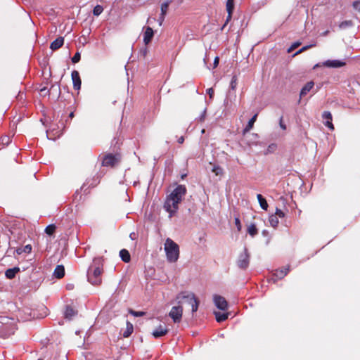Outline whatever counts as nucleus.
<instances>
[{"mask_svg": "<svg viewBox=\"0 0 360 360\" xmlns=\"http://www.w3.org/2000/svg\"><path fill=\"white\" fill-rule=\"evenodd\" d=\"M186 193L184 185H178L173 191L167 196L164 202V209L169 214L171 218L179 209V203L182 200Z\"/></svg>", "mask_w": 360, "mask_h": 360, "instance_id": "1", "label": "nucleus"}, {"mask_svg": "<svg viewBox=\"0 0 360 360\" xmlns=\"http://www.w3.org/2000/svg\"><path fill=\"white\" fill-rule=\"evenodd\" d=\"M94 264H95L96 266H90L87 271V278L88 281L94 285H97L101 284V258H96L94 259Z\"/></svg>", "mask_w": 360, "mask_h": 360, "instance_id": "2", "label": "nucleus"}, {"mask_svg": "<svg viewBox=\"0 0 360 360\" xmlns=\"http://www.w3.org/2000/svg\"><path fill=\"white\" fill-rule=\"evenodd\" d=\"M164 249L168 262H176L178 260L179 257V248L171 238H168L166 239Z\"/></svg>", "mask_w": 360, "mask_h": 360, "instance_id": "3", "label": "nucleus"}, {"mask_svg": "<svg viewBox=\"0 0 360 360\" xmlns=\"http://www.w3.org/2000/svg\"><path fill=\"white\" fill-rule=\"evenodd\" d=\"M197 298L195 297L193 292L188 291H182L178 293L175 297V301L178 304H182L184 302L191 304Z\"/></svg>", "mask_w": 360, "mask_h": 360, "instance_id": "4", "label": "nucleus"}, {"mask_svg": "<svg viewBox=\"0 0 360 360\" xmlns=\"http://www.w3.org/2000/svg\"><path fill=\"white\" fill-rule=\"evenodd\" d=\"M15 326L12 322L5 323L0 326V337L7 338L15 333Z\"/></svg>", "mask_w": 360, "mask_h": 360, "instance_id": "5", "label": "nucleus"}, {"mask_svg": "<svg viewBox=\"0 0 360 360\" xmlns=\"http://www.w3.org/2000/svg\"><path fill=\"white\" fill-rule=\"evenodd\" d=\"M183 315V307L181 304L174 306L169 312V316L172 319L174 323H180Z\"/></svg>", "mask_w": 360, "mask_h": 360, "instance_id": "6", "label": "nucleus"}, {"mask_svg": "<svg viewBox=\"0 0 360 360\" xmlns=\"http://www.w3.org/2000/svg\"><path fill=\"white\" fill-rule=\"evenodd\" d=\"M120 160V155L119 154H108L106 155L103 161L102 165L104 167H114Z\"/></svg>", "mask_w": 360, "mask_h": 360, "instance_id": "7", "label": "nucleus"}, {"mask_svg": "<svg viewBox=\"0 0 360 360\" xmlns=\"http://www.w3.org/2000/svg\"><path fill=\"white\" fill-rule=\"evenodd\" d=\"M346 65V62L342 60H327L322 63V65L329 68H340Z\"/></svg>", "mask_w": 360, "mask_h": 360, "instance_id": "8", "label": "nucleus"}, {"mask_svg": "<svg viewBox=\"0 0 360 360\" xmlns=\"http://www.w3.org/2000/svg\"><path fill=\"white\" fill-rule=\"evenodd\" d=\"M213 301H214L215 306L219 309H220L221 311H224V310L227 309L228 302H226V300H225V298L224 297H222L221 295H214L213 297Z\"/></svg>", "mask_w": 360, "mask_h": 360, "instance_id": "9", "label": "nucleus"}, {"mask_svg": "<svg viewBox=\"0 0 360 360\" xmlns=\"http://www.w3.org/2000/svg\"><path fill=\"white\" fill-rule=\"evenodd\" d=\"M249 265V255L245 248L244 252L240 254L238 260V266L242 269H245Z\"/></svg>", "mask_w": 360, "mask_h": 360, "instance_id": "10", "label": "nucleus"}, {"mask_svg": "<svg viewBox=\"0 0 360 360\" xmlns=\"http://www.w3.org/2000/svg\"><path fill=\"white\" fill-rule=\"evenodd\" d=\"M290 267L289 266L282 268L281 269H277L273 274V277L271 279L274 282H276L277 280L283 278L289 272Z\"/></svg>", "mask_w": 360, "mask_h": 360, "instance_id": "11", "label": "nucleus"}, {"mask_svg": "<svg viewBox=\"0 0 360 360\" xmlns=\"http://www.w3.org/2000/svg\"><path fill=\"white\" fill-rule=\"evenodd\" d=\"M71 77L73 83V88L75 90H79L81 88L82 81L78 71L73 70L71 73Z\"/></svg>", "mask_w": 360, "mask_h": 360, "instance_id": "12", "label": "nucleus"}, {"mask_svg": "<svg viewBox=\"0 0 360 360\" xmlns=\"http://www.w3.org/2000/svg\"><path fill=\"white\" fill-rule=\"evenodd\" d=\"M237 84H238V77H237L236 75H233L232 77L231 82H230L229 89V91L227 92V97H229V96H231V91H235L236 90V86H237ZM224 105H229L228 98H226V99H225Z\"/></svg>", "mask_w": 360, "mask_h": 360, "instance_id": "13", "label": "nucleus"}, {"mask_svg": "<svg viewBox=\"0 0 360 360\" xmlns=\"http://www.w3.org/2000/svg\"><path fill=\"white\" fill-rule=\"evenodd\" d=\"M168 332V330L162 325L158 326L152 333V335L155 338H159L164 336Z\"/></svg>", "mask_w": 360, "mask_h": 360, "instance_id": "14", "label": "nucleus"}, {"mask_svg": "<svg viewBox=\"0 0 360 360\" xmlns=\"http://www.w3.org/2000/svg\"><path fill=\"white\" fill-rule=\"evenodd\" d=\"M153 35L154 32L153 29L150 27H147L143 34V42L145 44H148L150 42Z\"/></svg>", "mask_w": 360, "mask_h": 360, "instance_id": "15", "label": "nucleus"}, {"mask_svg": "<svg viewBox=\"0 0 360 360\" xmlns=\"http://www.w3.org/2000/svg\"><path fill=\"white\" fill-rule=\"evenodd\" d=\"M314 82L313 81L308 82L302 89L300 93V97L306 96L314 87Z\"/></svg>", "mask_w": 360, "mask_h": 360, "instance_id": "16", "label": "nucleus"}, {"mask_svg": "<svg viewBox=\"0 0 360 360\" xmlns=\"http://www.w3.org/2000/svg\"><path fill=\"white\" fill-rule=\"evenodd\" d=\"M64 44V38L59 37L51 43L50 49L53 51H56L60 48Z\"/></svg>", "mask_w": 360, "mask_h": 360, "instance_id": "17", "label": "nucleus"}, {"mask_svg": "<svg viewBox=\"0 0 360 360\" xmlns=\"http://www.w3.org/2000/svg\"><path fill=\"white\" fill-rule=\"evenodd\" d=\"M98 182H99V181L98 179V177L88 179L86 180V181L82 186L81 190L84 189L85 188V186H88V188H94L98 184Z\"/></svg>", "mask_w": 360, "mask_h": 360, "instance_id": "18", "label": "nucleus"}, {"mask_svg": "<svg viewBox=\"0 0 360 360\" xmlns=\"http://www.w3.org/2000/svg\"><path fill=\"white\" fill-rule=\"evenodd\" d=\"M77 311L75 310L71 306H66L64 316L65 318L69 320H71L73 316L77 314Z\"/></svg>", "mask_w": 360, "mask_h": 360, "instance_id": "19", "label": "nucleus"}, {"mask_svg": "<svg viewBox=\"0 0 360 360\" xmlns=\"http://www.w3.org/2000/svg\"><path fill=\"white\" fill-rule=\"evenodd\" d=\"M53 276L57 278H62L65 276V268L63 265L56 266L54 271Z\"/></svg>", "mask_w": 360, "mask_h": 360, "instance_id": "20", "label": "nucleus"}, {"mask_svg": "<svg viewBox=\"0 0 360 360\" xmlns=\"http://www.w3.org/2000/svg\"><path fill=\"white\" fill-rule=\"evenodd\" d=\"M19 271H20L19 267L15 266L13 268H11L6 271L5 276L7 278L12 279L15 276V274Z\"/></svg>", "mask_w": 360, "mask_h": 360, "instance_id": "21", "label": "nucleus"}, {"mask_svg": "<svg viewBox=\"0 0 360 360\" xmlns=\"http://www.w3.org/2000/svg\"><path fill=\"white\" fill-rule=\"evenodd\" d=\"M120 257L124 262H129L131 260V256L128 250L122 249L120 251Z\"/></svg>", "mask_w": 360, "mask_h": 360, "instance_id": "22", "label": "nucleus"}, {"mask_svg": "<svg viewBox=\"0 0 360 360\" xmlns=\"http://www.w3.org/2000/svg\"><path fill=\"white\" fill-rule=\"evenodd\" d=\"M216 321L219 323L223 322L229 317V313L214 312Z\"/></svg>", "mask_w": 360, "mask_h": 360, "instance_id": "23", "label": "nucleus"}, {"mask_svg": "<svg viewBox=\"0 0 360 360\" xmlns=\"http://www.w3.org/2000/svg\"><path fill=\"white\" fill-rule=\"evenodd\" d=\"M257 198L258 200L261 208L264 210H267L268 203L266 199L261 194H257Z\"/></svg>", "mask_w": 360, "mask_h": 360, "instance_id": "24", "label": "nucleus"}, {"mask_svg": "<svg viewBox=\"0 0 360 360\" xmlns=\"http://www.w3.org/2000/svg\"><path fill=\"white\" fill-rule=\"evenodd\" d=\"M172 2V0H167L166 1H164L161 4V15H166L168 7Z\"/></svg>", "mask_w": 360, "mask_h": 360, "instance_id": "25", "label": "nucleus"}, {"mask_svg": "<svg viewBox=\"0 0 360 360\" xmlns=\"http://www.w3.org/2000/svg\"><path fill=\"white\" fill-rule=\"evenodd\" d=\"M257 114H255L250 119V120L248 122V124L246 125V127H245V129L243 130L244 133L250 131L252 128L254 123L255 122V121L257 120Z\"/></svg>", "mask_w": 360, "mask_h": 360, "instance_id": "26", "label": "nucleus"}, {"mask_svg": "<svg viewBox=\"0 0 360 360\" xmlns=\"http://www.w3.org/2000/svg\"><path fill=\"white\" fill-rule=\"evenodd\" d=\"M134 327L133 325L127 321V328L124 331L122 335L124 338H128L131 335V334L133 333Z\"/></svg>", "mask_w": 360, "mask_h": 360, "instance_id": "27", "label": "nucleus"}, {"mask_svg": "<svg viewBox=\"0 0 360 360\" xmlns=\"http://www.w3.org/2000/svg\"><path fill=\"white\" fill-rule=\"evenodd\" d=\"M32 251L31 245H26L23 248H18L16 249L15 252L18 255H21L22 253H30Z\"/></svg>", "mask_w": 360, "mask_h": 360, "instance_id": "28", "label": "nucleus"}, {"mask_svg": "<svg viewBox=\"0 0 360 360\" xmlns=\"http://www.w3.org/2000/svg\"><path fill=\"white\" fill-rule=\"evenodd\" d=\"M339 28L340 30H345L346 28H348V27H352L354 26V23L352 20H344L342 22H341L340 24H339Z\"/></svg>", "mask_w": 360, "mask_h": 360, "instance_id": "29", "label": "nucleus"}, {"mask_svg": "<svg viewBox=\"0 0 360 360\" xmlns=\"http://www.w3.org/2000/svg\"><path fill=\"white\" fill-rule=\"evenodd\" d=\"M269 221L271 226L274 228L277 227L279 223L277 216L274 214H271L269 216Z\"/></svg>", "mask_w": 360, "mask_h": 360, "instance_id": "30", "label": "nucleus"}, {"mask_svg": "<svg viewBox=\"0 0 360 360\" xmlns=\"http://www.w3.org/2000/svg\"><path fill=\"white\" fill-rule=\"evenodd\" d=\"M226 6L227 13L232 14L234 9V0H227Z\"/></svg>", "mask_w": 360, "mask_h": 360, "instance_id": "31", "label": "nucleus"}, {"mask_svg": "<svg viewBox=\"0 0 360 360\" xmlns=\"http://www.w3.org/2000/svg\"><path fill=\"white\" fill-rule=\"evenodd\" d=\"M248 232L251 236H255L257 233V229L254 224H250L248 228Z\"/></svg>", "mask_w": 360, "mask_h": 360, "instance_id": "32", "label": "nucleus"}, {"mask_svg": "<svg viewBox=\"0 0 360 360\" xmlns=\"http://www.w3.org/2000/svg\"><path fill=\"white\" fill-rule=\"evenodd\" d=\"M103 11V8L101 5H96L93 9V14L95 16L100 15Z\"/></svg>", "mask_w": 360, "mask_h": 360, "instance_id": "33", "label": "nucleus"}, {"mask_svg": "<svg viewBox=\"0 0 360 360\" xmlns=\"http://www.w3.org/2000/svg\"><path fill=\"white\" fill-rule=\"evenodd\" d=\"M56 230V226L54 224H49L45 229V232L47 235L51 236Z\"/></svg>", "mask_w": 360, "mask_h": 360, "instance_id": "34", "label": "nucleus"}, {"mask_svg": "<svg viewBox=\"0 0 360 360\" xmlns=\"http://www.w3.org/2000/svg\"><path fill=\"white\" fill-rule=\"evenodd\" d=\"M0 141L3 146H8L11 141V139L10 136L5 135L1 137Z\"/></svg>", "mask_w": 360, "mask_h": 360, "instance_id": "35", "label": "nucleus"}, {"mask_svg": "<svg viewBox=\"0 0 360 360\" xmlns=\"http://www.w3.org/2000/svg\"><path fill=\"white\" fill-rule=\"evenodd\" d=\"M322 118L324 120H332V114L329 111H324L322 114Z\"/></svg>", "mask_w": 360, "mask_h": 360, "instance_id": "36", "label": "nucleus"}, {"mask_svg": "<svg viewBox=\"0 0 360 360\" xmlns=\"http://www.w3.org/2000/svg\"><path fill=\"white\" fill-rule=\"evenodd\" d=\"M212 172H214L216 175H221L223 173V169L220 166L215 165L212 168Z\"/></svg>", "mask_w": 360, "mask_h": 360, "instance_id": "37", "label": "nucleus"}, {"mask_svg": "<svg viewBox=\"0 0 360 360\" xmlns=\"http://www.w3.org/2000/svg\"><path fill=\"white\" fill-rule=\"evenodd\" d=\"M191 305V311L193 313L197 311L198 309V305H199V302L198 300L196 299L195 300H194L191 304H190Z\"/></svg>", "mask_w": 360, "mask_h": 360, "instance_id": "38", "label": "nucleus"}, {"mask_svg": "<svg viewBox=\"0 0 360 360\" xmlns=\"http://www.w3.org/2000/svg\"><path fill=\"white\" fill-rule=\"evenodd\" d=\"M353 8L360 14V0H356L352 3Z\"/></svg>", "mask_w": 360, "mask_h": 360, "instance_id": "39", "label": "nucleus"}, {"mask_svg": "<svg viewBox=\"0 0 360 360\" xmlns=\"http://www.w3.org/2000/svg\"><path fill=\"white\" fill-rule=\"evenodd\" d=\"M129 313L135 317H141L145 314V312L141 311L130 310Z\"/></svg>", "mask_w": 360, "mask_h": 360, "instance_id": "40", "label": "nucleus"}, {"mask_svg": "<svg viewBox=\"0 0 360 360\" xmlns=\"http://www.w3.org/2000/svg\"><path fill=\"white\" fill-rule=\"evenodd\" d=\"M80 59H81L80 53L77 51L75 53L74 56L72 58V62L73 63H77L80 60Z\"/></svg>", "mask_w": 360, "mask_h": 360, "instance_id": "41", "label": "nucleus"}, {"mask_svg": "<svg viewBox=\"0 0 360 360\" xmlns=\"http://www.w3.org/2000/svg\"><path fill=\"white\" fill-rule=\"evenodd\" d=\"M206 112H207V108H205L203 111L202 112V113L200 115V116L198 117V120L200 122H202L205 121V117H206Z\"/></svg>", "mask_w": 360, "mask_h": 360, "instance_id": "42", "label": "nucleus"}, {"mask_svg": "<svg viewBox=\"0 0 360 360\" xmlns=\"http://www.w3.org/2000/svg\"><path fill=\"white\" fill-rule=\"evenodd\" d=\"M274 215H276L278 218H283L285 217V213L281 210L276 208Z\"/></svg>", "mask_w": 360, "mask_h": 360, "instance_id": "43", "label": "nucleus"}, {"mask_svg": "<svg viewBox=\"0 0 360 360\" xmlns=\"http://www.w3.org/2000/svg\"><path fill=\"white\" fill-rule=\"evenodd\" d=\"M324 125L329 128L330 130L334 129V126L332 123V120H325Z\"/></svg>", "mask_w": 360, "mask_h": 360, "instance_id": "44", "label": "nucleus"}, {"mask_svg": "<svg viewBox=\"0 0 360 360\" xmlns=\"http://www.w3.org/2000/svg\"><path fill=\"white\" fill-rule=\"evenodd\" d=\"M235 225H236L238 231H240L241 230L242 226H241V223H240V221L238 217L235 218Z\"/></svg>", "mask_w": 360, "mask_h": 360, "instance_id": "45", "label": "nucleus"}, {"mask_svg": "<svg viewBox=\"0 0 360 360\" xmlns=\"http://www.w3.org/2000/svg\"><path fill=\"white\" fill-rule=\"evenodd\" d=\"M315 46V44H310V45H308V46H303L302 49H300L297 53L296 54H298L300 53H302V51H305V50H307L310 47H312Z\"/></svg>", "mask_w": 360, "mask_h": 360, "instance_id": "46", "label": "nucleus"}, {"mask_svg": "<svg viewBox=\"0 0 360 360\" xmlns=\"http://www.w3.org/2000/svg\"><path fill=\"white\" fill-rule=\"evenodd\" d=\"M300 45V42H295L288 49V52H291L295 49H296L298 46Z\"/></svg>", "mask_w": 360, "mask_h": 360, "instance_id": "47", "label": "nucleus"}, {"mask_svg": "<svg viewBox=\"0 0 360 360\" xmlns=\"http://www.w3.org/2000/svg\"><path fill=\"white\" fill-rule=\"evenodd\" d=\"M219 62V58L218 56H216L214 58V62H213V68H212V69H214V68H216L218 66Z\"/></svg>", "mask_w": 360, "mask_h": 360, "instance_id": "48", "label": "nucleus"}, {"mask_svg": "<svg viewBox=\"0 0 360 360\" xmlns=\"http://www.w3.org/2000/svg\"><path fill=\"white\" fill-rule=\"evenodd\" d=\"M207 94L209 95L210 98H212L214 96V89L212 88L207 89Z\"/></svg>", "mask_w": 360, "mask_h": 360, "instance_id": "49", "label": "nucleus"}, {"mask_svg": "<svg viewBox=\"0 0 360 360\" xmlns=\"http://www.w3.org/2000/svg\"><path fill=\"white\" fill-rule=\"evenodd\" d=\"M279 125H280V127L283 129V130H285L286 129V125L283 123V117H281L280 118V120H279Z\"/></svg>", "mask_w": 360, "mask_h": 360, "instance_id": "50", "label": "nucleus"}, {"mask_svg": "<svg viewBox=\"0 0 360 360\" xmlns=\"http://www.w3.org/2000/svg\"><path fill=\"white\" fill-rule=\"evenodd\" d=\"M165 15H160L159 17V19H158V22H159V25H162L164 20H165Z\"/></svg>", "mask_w": 360, "mask_h": 360, "instance_id": "51", "label": "nucleus"}, {"mask_svg": "<svg viewBox=\"0 0 360 360\" xmlns=\"http://www.w3.org/2000/svg\"><path fill=\"white\" fill-rule=\"evenodd\" d=\"M276 147V146L275 144H271L269 146L268 150L271 151V150L275 149Z\"/></svg>", "mask_w": 360, "mask_h": 360, "instance_id": "52", "label": "nucleus"}, {"mask_svg": "<svg viewBox=\"0 0 360 360\" xmlns=\"http://www.w3.org/2000/svg\"><path fill=\"white\" fill-rule=\"evenodd\" d=\"M184 141V136H180L179 139H178V143H183Z\"/></svg>", "mask_w": 360, "mask_h": 360, "instance_id": "53", "label": "nucleus"}, {"mask_svg": "<svg viewBox=\"0 0 360 360\" xmlns=\"http://www.w3.org/2000/svg\"><path fill=\"white\" fill-rule=\"evenodd\" d=\"M73 117H74V112H71L69 114V115H68V118L72 119Z\"/></svg>", "mask_w": 360, "mask_h": 360, "instance_id": "54", "label": "nucleus"}, {"mask_svg": "<svg viewBox=\"0 0 360 360\" xmlns=\"http://www.w3.org/2000/svg\"><path fill=\"white\" fill-rule=\"evenodd\" d=\"M231 15H232V14H229V13H228V16H227V19H226V22H227L229 20H230V19L231 18Z\"/></svg>", "mask_w": 360, "mask_h": 360, "instance_id": "55", "label": "nucleus"}, {"mask_svg": "<svg viewBox=\"0 0 360 360\" xmlns=\"http://www.w3.org/2000/svg\"><path fill=\"white\" fill-rule=\"evenodd\" d=\"M320 66H323V65H322V63H321H321H317V64H316V65H314V69H315V68H319V67H320Z\"/></svg>", "mask_w": 360, "mask_h": 360, "instance_id": "56", "label": "nucleus"}, {"mask_svg": "<svg viewBox=\"0 0 360 360\" xmlns=\"http://www.w3.org/2000/svg\"><path fill=\"white\" fill-rule=\"evenodd\" d=\"M251 136L252 138H254V139H257L258 138V135L257 134H252Z\"/></svg>", "mask_w": 360, "mask_h": 360, "instance_id": "57", "label": "nucleus"}, {"mask_svg": "<svg viewBox=\"0 0 360 360\" xmlns=\"http://www.w3.org/2000/svg\"><path fill=\"white\" fill-rule=\"evenodd\" d=\"M134 236H135V233H131L130 234V238H131V239H134Z\"/></svg>", "mask_w": 360, "mask_h": 360, "instance_id": "58", "label": "nucleus"}, {"mask_svg": "<svg viewBox=\"0 0 360 360\" xmlns=\"http://www.w3.org/2000/svg\"><path fill=\"white\" fill-rule=\"evenodd\" d=\"M46 87H44V88H43V89H41V92H43V91H46Z\"/></svg>", "mask_w": 360, "mask_h": 360, "instance_id": "59", "label": "nucleus"}, {"mask_svg": "<svg viewBox=\"0 0 360 360\" xmlns=\"http://www.w3.org/2000/svg\"><path fill=\"white\" fill-rule=\"evenodd\" d=\"M263 235H266L267 233V231L266 230H264L262 231Z\"/></svg>", "mask_w": 360, "mask_h": 360, "instance_id": "60", "label": "nucleus"}, {"mask_svg": "<svg viewBox=\"0 0 360 360\" xmlns=\"http://www.w3.org/2000/svg\"><path fill=\"white\" fill-rule=\"evenodd\" d=\"M56 88H57V89L58 90V92H59V94H60V86H56Z\"/></svg>", "mask_w": 360, "mask_h": 360, "instance_id": "61", "label": "nucleus"}, {"mask_svg": "<svg viewBox=\"0 0 360 360\" xmlns=\"http://www.w3.org/2000/svg\"><path fill=\"white\" fill-rule=\"evenodd\" d=\"M146 52H147V50H146V49H145V50L143 51V56H145L146 54Z\"/></svg>", "mask_w": 360, "mask_h": 360, "instance_id": "62", "label": "nucleus"}, {"mask_svg": "<svg viewBox=\"0 0 360 360\" xmlns=\"http://www.w3.org/2000/svg\"><path fill=\"white\" fill-rule=\"evenodd\" d=\"M54 88H55V86H54V85H52V86H51V89H50V90L53 89Z\"/></svg>", "mask_w": 360, "mask_h": 360, "instance_id": "63", "label": "nucleus"}, {"mask_svg": "<svg viewBox=\"0 0 360 360\" xmlns=\"http://www.w3.org/2000/svg\"><path fill=\"white\" fill-rule=\"evenodd\" d=\"M38 360H43V359H39Z\"/></svg>", "mask_w": 360, "mask_h": 360, "instance_id": "64", "label": "nucleus"}]
</instances>
